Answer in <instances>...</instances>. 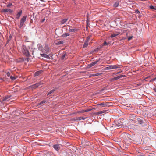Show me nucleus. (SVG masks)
Listing matches in <instances>:
<instances>
[{
	"instance_id": "aec40b11",
	"label": "nucleus",
	"mask_w": 156,
	"mask_h": 156,
	"mask_svg": "<svg viewBox=\"0 0 156 156\" xmlns=\"http://www.w3.org/2000/svg\"><path fill=\"white\" fill-rule=\"evenodd\" d=\"M77 30V29L74 28V29H69V31L70 32H74L76 31Z\"/></svg>"
},
{
	"instance_id": "7ed1b4c3",
	"label": "nucleus",
	"mask_w": 156,
	"mask_h": 156,
	"mask_svg": "<svg viewBox=\"0 0 156 156\" xmlns=\"http://www.w3.org/2000/svg\"><path fill=\"white\" fill-rule=\"evenodd\" d=\"M43 84V83L40 82L31 85L30 87L32 89H34L37 87H41V85Z\"/></svg>"
},
{
	"instance_id": "4be33fe9",
	"label": "nucleus",
	"mask_w": 156,
	"mask_h": 156,
	"mask_svg": "<svg viewBox=\"0 0 156 156\" xmlns=\"http://www.w3.org/2000/svg\"><path fill=\"white\" fill-rule=\"evenodd\" d=\"M124 76H124V75H120V76H118L117 77H115L114 78L115 80H117V79H119V78L122 77H124Z\"/></svg>"
},
{
	"instance_id": "ea45409f",
	"label": "nucleus",
	"mask_w": 156,
	"mask_h": 156,
	"mask_svg": "<svg viewBox=\"0 0 156 156\" xmlns=\"http://www.w3.org/2000/svg\"><path fill=\"white\" fill-rule=\"evenodd\" d=\"M12 5V3H9L8 5L7 6L8 7H10V6H11Z\"/></svg>"
},
{
	"instance_id": "6e6552de",
	"label": "nucleus",
	"mask_w": 156,
	"mask_h": 156,
	"mask_svg": "<svg viewBox=\"0 0 156 156\" xmlns=\"http://www.w3.org/2000/svg\"><path fill=\"white\" fill-rule=\"evenodd\" d=\"M11 96V95H8V96H6L4 97H3L2 98L3 101H8L9 100V98H10Z\"/></svg>"
},
{
	"instance_id": "9b49d317",
	"label": "nucleus",
	"mask_w": 156,
	"mask_h": 156,
	"mask_svg": "<svg viewBox=\"0 0 156 156\" xmlns=\"http://www.w3.org/2000/svg\"><path fill=\"white\" fill-rule=\"evenodd\" d=\"M57 89V88H55L51 90L50 92H49L47 94V96H48V95H50V94L56 91V90Z\"/></svg>"
},
{
	"instance_id": "7c9ffc66",
	"label": "nucleus",
	"mask_w": 156,
	"mask_h": 156,
	"mask_svg": "<svg viewBox=\"0 0 156 156\" xmlns=\"http://www.w3.org/2000/svg\"><path fill=\"white\" fill-rule=\"evenodd\" d=\"M10 78L13 80H14L16 79L15 77L12 76H10Z\"/></svg>"
},
{
	"instance_id": "1a4fd4ad",
	"label": "nucleus",
	"mask_w": 156,
	"mask_h": 156,
	"mask_svg": "<svg viewBox=\"0 0 156 156\" xmlns=\"http://www.w3.org/2000/svg\"><path fill=\"white\" fill-rule=\"evenodd\" d=\"M137 120L138 122V123L139 124H142L143 122V120L142 119H140V118H138L137 119Z\"/></svg>"
},
{
	"instance_id": "c03bdc74",
	"label": "nucleus",
	"mask_w": 156,
	"mask_h": 156,
	"mask_svg": "<svg viewBox=\"0 0 156 156\" xmlns=\"http://www.w3.org/2000/svg\"><path fill=\"white\" fill-rule=\"evenodd\" d=\"M150 77V76H148V77H146V78H145L144 80H145V79H147L148 77Z\"/></svg>"
},
{
	"instance_id": "ddd939ff",
	"label": "nucleus",
	"mask_w": 156,
	"mask_h": 156,
	"mask_svg": "<svg viewBox=\"0 0 156 156\" xmlns=\"http://www.w3.org/2000/svg\"><path fill=\"white\" fill-rule=\"evenodd\" d=\"M68 20V19H65L62 20L60 22V24L62 25L64 24Z\"/></svg>"
},
{
	"instance_id": "2eb2a0df",
	"label": "nucleus",
	"mask_w": 156,
	"mask_h": 156,
	"mask_svg": "<svg viewBox=\"0 0 156 156\" xmlns=\"http://www.w3.org/2000/svg\"><path fill=\"white\" fill-rule=\"evenodd\" d=\"M44 154L45 156H51L52 154L51 152L48 151L46 153H44Z\"/></svg>"
},
{
	"instance_id": "a19ab883",
	"label": "nucleus",
	"mask_w": 156,
	"mask_h": 156,
	"mask_svg": "<svg viewBox=\"0 0 156 156\" xmlns=\"http://www.w3.org/2000/svg\"><path fill=\"white\" fill-rule=\"evenodd\" d=\"M45 18H44V19H43L42 21H41V22H44L45 20Z\"/></svg>"
},
{
	"instance_id": "bb28decb",
	"label": "nucleus",
	"mask_w": 156,
	"mask_h": 156,
	"mask_svg": "<svg viewBox=\"0 0 156 156\" xmlns=\"http://www.w3.org/2000/svg\"><path fill=\"white\" fill-rule=\"evenodd\" d=\"M98 62V61H96L94 62H93L92 63H91V64H90V66H94V65H95V64H96Z\"/></svg>"
},
{
	"instance_id": "72a5a7b5",
	"label": "nucleus",
	"mask_w": 156,
	"mask_h": 156,
	"mask_svg": "<svg viewBox=\"0 0 156 156\" xmlns=\"http://www.w3.org/2000/svg\"><path fill=\"white\" fill-rule=\"evenodd\" d=\"M91 109H87V110H85V111H84L85 112H89L90 111H91Z\"/></svg>"
},
{
	"instance_id": "f3484780",
	"label": "nucleus",
	"mask_w": 156,
	"mask_h": 156,
	"mask_svg": "<svg viewBox=\"0 0 156 156\" xmlns=\"http://www.w3.org/2000/svg\"><path fill=\"white\" fill-rule=\"evenodd\" d=\"M81 119H84L81 117H76L73 118L74 120H80Z\"/></svg>"
},
{
	"instance_id": "4468645a",
	"label": "nucleus",
	"mask_w": 156,
	"mask_h": 156,
	"mask_svg": "<svg viewBox=\"0 0 156 156\" xmlns=\"http://www.w3.org/2000/svg\"><path fill=\"white\" fill-rule=\"evenodd\" d=\"M119 33H120L119 32H117L115 33H113V34H112V35L111 36V37L112 38L115 37L119 35Z\"/></svg>"
},
{
	"instance_id": "5701e85b",
	"label": "nucleus",
	"mask_w": 156,
	"mask_h": 156,
	"mask_svg": "<svg viewBox=\"0 0 156 156\" xmlns=\"http://www.w3.org/2000/svg\"><path fill=\"white\" fill-rule=\"evenodd\" d=\"M67 55H66V53H64L63 55L61 57V59L62 60H63L64 59V58L66 57V56Z\"/></svg>"
},
{
	"instance_id": "37998d69",
	"label": "nucleus",
	"mask_w": 156,
	"mask_h": 156,
	"mask_svg": "<svg viewBox=\"0 0 156 156\" xmlns=\"http://www.w3.org/2000/svg\"><path fill=\"white\" fill-rule=\"evenodd\" d=\"M144 124V125L143 126H146V125H147V123H145Z\"/></svg>"
},
{
	"instance_id": "393cba45",
	"label": "nucleus",
	"mask_w": 156,
	"mask_h": 156,
	"mask_svg": "<svg viewBox=\"0 0 156 156\" xmlns=\"http://www.w3.org/2000/svg\"><path fill=\"white\" fill-rule=\"evenodd\" d=\"M109 44V43H107L105 41L104 42V43L102 44V45L103 46H104V45H108Z\"/></svg>"
},
{
	"instance_id": "412c9836",
	"label": "nucleus",
	"mask_w": 156,
	"mask_h": 156,
	"mask_svg": "<svg viewBox=\"0 0 156 156\" xmlns=\"http://www.w3.org/2000/svg\"><path fill=\"white\" fill-rule=\"evenodd\" d=\"M11 10L10 9H3V12H11Z\"/></svg>"
},
{
	"instance_id": "e433bc0d",
	"label": "nucleus",
	"mask_w": 156,
	"mask_h": 156,
	"mask_svg": "<svg viewBox=\"0 0 156 156\" xmlns=\"http://www.w3.org/2000/svg\"><path fill=\"white\" fill-rule=\"evenodd\" d=\"M63 43V42L62 41H60L58 42V44H62Z\"/></svg>"
},
{
	"instance_id": "473e14b6",
	"label": "nucleus",
	"mask_w": 156,
	"mask_h": 156,
	"mask_svg": "<svg viewBox=\"0 0 156 156\" xmlns=\"http://www.w3.org/2000/svg\"><path fill=\"white\" fill-rule=\"evenodd\" d=\"M150 8L151 9H156L155 8V7L153 6L152 5H151L150 6Z\"/></svg>"
},
{
	"instance_id": "0eeeda50",
	"label": "nucleus",
	"mask_w": 156,
	"mask_h": 156,
	"mask_svg": "<svg viewBox=\"0 0 156 156\" xmlns=\"http://www.w3.org/2000/svg\"><path fill=\"white\" fill-rule=\"evenodd\" d=\"M109 103H101L100 104H98V105H101L102 107H105L107 106H108L109 105Z\"/></svg>"
},
{
	"instance_id": "09e8293b",
	"label": "nucleus",
	"mask_w": 156,
	"mask_h": 156,
	"mask_svg": "<svg viewBox=\"0 0 156 156\" xmlns=\"http://www.w3.org/2000/svg\"><path fill=\"white\" fill-rule=\"evenodd\" d=\"M154 1L155 2H156V0H154Z\"/></svg>"
},
{
	"instance_id": "79ce46f5",
	"label": "nucleus",
	"mask_w": 156,
	"mask_h": 156,
	"mask_svg": "<svg viewBox=\"0 0 156 156\" xmlns=\"http://www.w3.org/2000/svg\"><path fill=\"white\" fill-rule=\"evenodd\" d=\"M102 73H101L100 74H101ZM100 74V73H97L95 74V76H98Z\"/></svg>"
},
{
	"instance_id": "cd10ccee",
	"label": "nucleus",
	"mask_w": 156,
	"mask_h": 156,
	"mask_svg": "<svg viewBox=\"0 0 156 156\" xmlns=\"http://www.w3.org/2000/svg\"><path fill=\"white\" fill-rule=\"evenodd\" d=\"M11 38H12V36H11V35H10L9 37V39L7 41V43H8L9 42V41H10Z\"/></svg>"
},
{
	"instance_id": "f03ea898",
	"label": "nucleus",
	"mask_w": 156,
	"mask_h": 156,
	"mask_svg": "<svg viewBox=\"0 0 156 156\" xmlns=\"http://www.w3.org/2000/svg\"><path fill=\"white\" fill-rule=\"evenodd\" d=\"M23 53L26 56H29L30 55L29 52L27 48L25 46H23L22 50Z\"/></svg>"
},
{
	"instance_id": "a18cd8bd",
	"label": "nucleus",
	"mask_w": 156,
	"mask_h": 156,
	"mask_svg": "<svg viewBox=\"0 0 156 156\" xmlns=\"http://www.w3.org/2000/svg\"><path fill=\"white\" fill-rule=\"evenodd\" d=\"M64 154H67V153L66 152H65Z\"/></svg>"
},
{
	"instance_id": "9d476101",
	"label": "nucleus",
	"mask_w": 156,
	"mask_h": 156,
	"mask_svg": "<svg viewBox=\"0 0 156 156\" xmlns=\"http://www.w3.org/2000/svg\"><path fill=\"white\" fill-rule=\"evenodd\" d=\"M42 72V70H39L35 72L34 74V76H37L39 75L40 74H41Z\"/></svg>"
},
{
	"instance_id": "c85d7f7f",
	"label": "nucleus",
	"mask_w": 156,
	"mask_h": 156,
	"mask_svg": "<svg viewBox=\"0 0 156 156\" xmlns=\"http://www.w3.org/2000/svg\"><path fill=\"white\" fill-rule=\"evenodd\" d=\"M46 102V101L45 100H44L41 101L39 104V105H41L43 103H45Z\"/></svg>"
},
{
	"instance_id": "4c0bfd02",
	"label": "nucleus",
	"mask_w": 156,
	"mask_h": 156,
	"mask_svg": "<svg viewBox=\"0 0 156 156\" xmlns=\"http://www.w3.org/2000/svg\"><path fill=\"white\" fill-rule=\"evenodd\" d=\"M85 111V110H82L81 111H80V112H79V113L85 112H84Z\"/></svg>"
},
{
	"instance_id": "a211bd4d",
	"label": "nucleus",
	"mask_w": 156,
	"mask_h": 156,
	"mask_svg": "<svg viewBox=\"0 0 156 156\" xmlns=\"http://www.w3.org/2000/svg\"><path fill=\"white\" fill-rule=\"evenodd\" d=\"M69 33H65L62 35V37H63L65 38L67 37V36H69Z\"/></svg>"
},
{
	"instance_id": "b1692460",
	"label": "nucleus",
	"mask_w": 156,
	"mask_h": 156,
	"mask_svg": "<svg viewBox=\"0 0 156 156\" xmlns=\"http://www.w3.org/2000/svg\"><path fill=\"white\" fill-rule=\"evenodd\" d=\"M119 5V2H116L114 5V6L115 7H117Z\"/></svg>"
},
{
	"instance_id": "2f4dec72",
	"label": "nucleus",
	"mask_w": 156,
	"mask_h": 156,
	"mask_svg": "<svg viewBox=\"0 0 156 156\" xmlns=\"http://www.w3.org/2000/svg\"><path fill=\"white\" fill-rule=\"evenodd\" d=\"M90 39V36H88L87 39V40L86 41H87L88 42H89V40Z\"/></svg>"
},
{
	"instance_id": "f257e3e1",
	"label": "nucleus",
	"mask_w": 156,
	"mask_h": 156,
	"mask_svg": "<svg viewBox=\"0 0 156 156\" xmlns=\"http://www.w3.org/2000/svg\"><path fill=\"white\" fill-rule=\"evenodd\" d=\"M27 17V16H24L20 20V24L19 25V27L20 28H21L24 24V23L26 21Z\"/></svg>"
},
{
	"instance_id": "20e7f679",
	"label": "nucleus",
	"mask_w": 156,
	"mask_h": 156,
	"mask_svg": "<svg viewBox=\"0 0 156 156\" xmlns=\"http://www.w3.org/2000/svg\"><path fill=\"white\" fill-rule=\"evenodd\" d=\"M120 66H119L118 65H111L106 67L105 68H121Z\"/></svg>"
},
{
	"instance_id": "f704fd0d",
	"label": "nucleus",
	"mask_w": 156,
	"mask_h": 156,
	"mask_svg": "<svg viewBox=\"0 0 156 156\" xmlns=\"http://www.w3.org/2000/svg\"><path fill=\"white\" fill-rule=\"evenodd\" d=\"M132 37H133L132 36L129 37L128 38V40L129 41V40H131L132 39Z\"/></svg>"
},
{
	"instance_id": "423d86ee",
	"label": "nucleus",
	"mask_w": 156,
	"mask_h": 156,
	"mask_svg": "<svg viewBox=\"0 0 156 156\" xmlns=\"http://www.w3.org/2000/svg\"><path fill=\"white\" fill-rule=\"evenodd\" d=\"M22 10H20L16 15V18L17 19H19L22 14Z\"/></svg>"
},
{
	"instance_id": "49530a36",
	"label": "nucleus",
	"mask_w": 156,
	"mask_h": 156,
	"mask_svg": "<svg viewBox=\"0 0 156 156\" xmlns=\"http://www.w3.org/2000/svg\"><path fill=\"white\" fill-rule=\"evenodd\" d=\"M120 73V72H118L117 73L118 74V73Z\"/></svg>"
},
{
	"instance_id": "58836bf2",
	"label": "nucleus",
	"mask_w": 156,
	"mask_h": 156,
	"mask_svg": "<svg viewBox=\"0 0 156 156\" xmlns=\"http://www.w3.org/2000/svg\"><path fill=\"white\" fill-rule=\"evenodd\" d=\"M7 76L8 77H9L10 75V73L9 72H8L7 73Z\"/></svg>"
},
{
	"instance_id": "a878e982",
	"label": "nucleus",
	"mask_w": 156,
	"mask_h": 156,
	"mask_svg": "<svg viewBox=\"0 0 156 156\" xmlns=\"http://www.w3.org/2000/svg\"><path fill=\"white\" fill-rule=\"evenodd\" d=\"M118 123L119 124L117 125V127L119 128L122 126V123L121 122L120 123H119V122H118Z\"/></svg>"
},
{
	"instance_id": "c9c22d12",
	"label": "nucleus",
	"mask_w": 156,
	"mask_h": 156,
	"mask_svg": "<svg viewBox=\"0 0 156 156\" xmlns=\"http://www.w3.org/2000/svg\"><path fill=\"white\" fill-rule=\"evenodd\" d=\"M135 12L139 14L140 13V11L138 10H135Z\"/></svg>"
},
{
	"instance_id": "6ab92c4d",
	"label": "nucleus",
	"mask_w": 156,
	"mask_h": 156,
	"mask_svg": "<svg viewBox=\"0 0 156 156\" xmlns=\"http://www.w3.org/2000/svg\"><path fill=\"white\" fill-rule=\"evenodd\" d=\"M88 44V42L87 41H85L84 43L83 44V47L84 48L87 47Z\"/></svg>"
},
{
	"instance_id": "dca6fc26",
	"label": "nucleus",
	"mask_w": 156,
	"mask_h": 156,
	"mask_svg": "<svg viewBox=\"0 0 156 156\" xmlns=\"http://www.w3.org/2000/svg\"><path fill=\"white\" fill-rule=\"evenodd\" d=\"M105 110L103 111H100L99 112H96L95 114L97 115H99L101 114L104 113L105 112Z\"/></svg>"
},
{
	"instance_id": "de8ad7c7",
	"label": "nucleus",
	"mask_w": 156,
	"mask_h": 156,
	"mask_svg": "<svg viewBox=\"0 0 156 156\" xmlns=\"http://www.w3.org/2000/svg\"><path fill=\"white\" fill-rule=\"evenodd\" d=\"M85 145H88V144H85Z\"/></svg>"
},
{
	"instance_id": "f8f14e48",
	"label": "nucleus",
	"mask_w": 156,
	"mask_h": 156,
	"mask_svg": "<svg viewBox=\"0 0 156 156\" xmlns=\"http://www.w3.org/2000/svg\"><path fill=\"white\" fill-rule=\"evenodd\" d=\"M41 55L43 57H44L47 58H49V55H47L46 54H41Z\"/></svg>"
},
{
	"instance_id": "39448f33",
	"label": "nucleus",
	"mask_w": 156,
	"mask_h": 156,
	"mask_svg": "<svg viewBox=\"0 0 156 156\" xmlns=\"http://www.w3.org/2000/svg\"><path fill=\"white\" fill-rule=\"evenodd\" d=\"M53 148L56 150L58 151L60 150V147L58 144H56L53 146Z\"/></svg>"
},
{
	"instance_id": "c756f323",
	"label": "nucleus",
	"mask_w": 156,
	"mask_h": 156,
	"mask_svg": "<svg viewBox=\"0 0 156 156\" xmlns=\"http://www.w3.org/2000/svg\"><path fill=\"white\" fill-rule=\"evenodd\" d=\"M23 61V60L21 58H19V59L16 60V62H20Z\"/></svg>"
}]
</instances>
